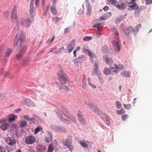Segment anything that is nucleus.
<instances>
[{
	"label": "nucleus",
	"instance_id": "nucleus-1",
	"mask_svg": "<svg viewBox=\"0 0 152 152\" xmlns=\"http://www.w3.org/2000/svg\"><path fill=\"white\" fill-rule=\"evenodd\" d=\"M25 40V34L23 31L18 33L14 39L13 46L16 47L19 44L21 47L20 52L16 56L18 59L22 58L26 50Z\"/></svg>",
	"mask_w": 152,
	"mask_h": 152
},
{
	"label": "nucleus",
	"instance_id": "nucleus-5",
	"mask_svg": "<svg viewBox=\"0 0 152 152\" xmlns=\"http://www.w3.org/2000/svg\"><path fill=\"white\" fill-rule=\"evenodd\" d=\"M20 23L22 26L27 27L30 25L31 22L30 20L28 18H23L20 20Z\"/></svg>",
	"mask_w": 152,
	"mask_h": 152
},
{
	"label": "nucleus",
	"instance_id": "nucleus-3",
	"mask_svg": "<svg viewBox=\"0 0 152 152\" xmlns=\"http://www.w3.org/2000/svg\"><path fill=\"white\" fill-rule=\"evenodd\" d=\"M17 7L15 6L12 10L11 13V20L14 22L18 21L17 17Z\"/></svg>",
	"mask_w": 152,
	"mask_h": 152
},
{
	"label": "nucleus",
	"instance_id": "nucleus-38",
	"mask_svg": "<svg viewBox=\"0 0 152 152\" xmlns=\"http://www.w3.org/2000/svg\"><path fill=\"white\" fill-rule=\"evenodd\" d=\"M116 106L117 107L118 109H120V108L122 106L121 103L119 101H117L116 102Z\"/></svg>",
	"mask_w": 152,
	"mask_h": 152
},
{
	"label": "nucleus",
	"instance_id": "nucleus-55",
	"mask_svg": "<svg viewBox=\"0 0 152 152\" xmlns=\"http://www.w3.org/2000/svg\"><path fill=\"white\" fill-rule=\"evenodd\" d=\"M146 1V4L148 5L152 3V0H145Z\"/></svg>",
	"mask_w": 152,
	"mask_h": 152
},
{
	"label": "nucleus",
	"instance_id": "nucleus-47",
	"mask_svg": "<svg viewBox=\"0 0 152 152\" xmlns=\"http://www.w3.org/2000/svg\"><path fill=\"white\" fill-rule=\"evenodd\" d=\"M72 140V137L71 136L68 137L67 139L66 140V141L65 142H69L71 141Z\"/></svg>",
	"mask_w": 152,
	"mask_h": 152
},
{
	"label": "nucleus",
	"instance_id": "nucleus-21",
	"mask_svg": "<svg viewBox=\"0 0 152 152\" xmlns=\"http://www.w3.org/2000/svg\"><path fill=\"white\" fill-rule=\"evenodd\" d=\"M57 115L61 121L67 124L69 123V121L68 120H66V119L63 118H62V115L61 114H57Z\"/></svg>",
	"mask_w": 152,
	"mask_h": 152
},
{
	"label": "nucleus",
	"instance_id": "nucleus-29",
	"mask_svg": "<svg viewBox=\"0 0 152 152\" xmlns=\"http://www.w3.org/2000/svg\"><path fill=\"white\" fill-rule=\"evenodd\" d=\"M88 45H85L83 48V50L84 52L88 53L90 50L88 49Z\"/></svg>",
	"mask_w": 152,
	"mask_h": 152
},
{
	"label": "nucleus",
	"instance_id": "nucleus-41",
	"mask_svg": "<svg viewBox=\"0 0 152 152\" xmlns=\"http://www.w3.org/2000/svg\"><path fill=\"white\" fill-rule=\"evenodd\" d=\"M87 9L88 10V12L87 13H86L88 15H89L91 13V7L90 5H88L87 7Z\"/></svg>",
	"mask_w": 152,
	"mask_h": 152
},
{
	"label": "nucleus",
	"instance_id": "nucleus-10",
	"mask_svg": "<svg viewBox=\"0 0 152 152\" xmlns=\"http://www.w3.org/2000/svg\"><path fill=\"white\" fill-rule=\"evenodd\" d=\"M131 32L132 33L133 32L134 33L135 31L133 28V27L130 26L127 27L124 30V33L125 34L126 36H127L130 34V33Z\"/></svg>",
	"mask_w": 152,
	"mask_h": 152
},
{
	"label": "nucleus",
	"instance_id": "nucleus-39",
	"mask_svg": "<svg viewBox=\"0 0 152 152\" xmlns=\"http://www.w3.org/2000/svg\"><path fill=\"white\" fill-rule=\"evenodd\" d=\"M42 129L40 127H38L35 129L34 133L36 134H37L38 132H40Z\"/></svg>",
	"mask_w": 152,
	"mask_h": 152
},
{
	"label": "nucleus",
	"instance_id": "nucleus-13",
	"mask_svg": "<svg viewBox=\"0 0 152 152\" xmlns=\"http://www.w3.org/2000/svg\"><path fill=\"white\" fill-rule=\"evenodd\" d=\"M26 142H34L35 138L33 136H28L26 138Z\"/></svg>",
	"mask_w": 152,
	"mask_h": 152
},
{
	"label": "nucleus",
	"instance_id": "nucleus-49",
	"mask_svg": "<svg viewBox=\"0 0 152 152\" xmlns=\"http://www.w3.org/2000/svg\"><path fill=\"white\" fill-rule=\"evenodd\" d=\"M69 27H67L65 29L64 31V34L65 35H66L67 34L68 32H69Z\"/></svg>",
	"mask_w": 152,
	"mask_h": 152
},
{
	"label": "nucleus",
	"instance_id": "nucleus-57",
	"mask_svg": "<svg viewBox=\"0 0 152 152\" xmlns=\"http://www.w3.org/2000/svg\"><path fill=\"white\" fill-rule=\"evenodd\" d=\"M39 1L40 0H35V4L37 7H38Z\"/></svg>",
	"mask_w": 152,
	"mask_h": 152
},
{
	"label": "nucleus",
	"instance_id": "nucleus-17",
	"mask_svg": "<svg viewBox=\"0 0 152 152\" xmlns=\"http://www.w3.org/2000/svg\"><path fill=\"white\" fill-rule=\"evenodd\" d=\"M104 58L105 62L108 65H110L113 64V61L111 58H109L106 56H104Z\"/></svg>",
	"mask_w": 152,
	"mask_h": 152
},
{
	"label": "nucleus",
	"instance_id": "nucleus-27",
	"mask_svg": "<svg viewBox=\"0 0 152 152\" xmlns=\"http://www.w3.org/2000/svg\"><path fill=\"white\" fill-rule=\"evenodd\" d=\"M16 117L14 115H10L9 117V122H11L14 121L16 118Z\"/></svg>",
	"mask_w": 152,
	"mask_h": 152
},
{
	"label": "nucleus",
	"instance_id": "nucleus-6",
	"mask_svg": "<svg viewBox=\"0 0 152 152\" xmlns=\"http://www.w3.org/2000/svg\"><path fill=\"white\" fill-rule=\"evenodd\" d=\"M85 104L88 107L96 113L98 111V107L96 104L91 103L90 102H85Z\"/></svg>",
	"mask_w": 152,
	"mask_h": 152
},
{
	"label": "nucleus",
	"instance_id": "nucleus-2",
	"mask_svg": "<svg viewBox=\"0 0 152 152\" xmlns=\"http://www.w3.org/2000/svg\"><path fill=\"white\" fill-rule=\"evenodd\" d=\"M58 77L61 84H64L66 83L68 80L67 76L63 70H61L58 73Z\"/></svg>",
	"mask_w": 152,
	"mask_h": 152
},
{
	"label": "nucleus",
	"instance_id": "nucleus-36",
	"mask_svg": "<svg viewBox=\"0 0 152 152\" xmlns=\"http://www.w3.org/2000/svg\"><path fill=\"white\" fill-rule=\"evenodd\" d=\"M123 104L124 105V108L126 109H130L132 107V105L131 104Z\"/></svg>",
	"mask_w": 152,
	"mask_h": 152
},
{
	"label": "nucleus",
	"instance_id": "nucleus-59",
	"mask_svg": "<svg viewBox=\"0 0 152 152\" xmlns=\"http://www.w3.org/2000/svg\"><path fill=\"white\" fill-rule=\"evenodd\" d=\"M105 120L107 122V123L108 125L110 124L109 119L108 117H106L105 118Z\"/></svg>",
	"mask_w": 152,
	"mask_h": 152
},
{
	"label": "nucleus",
	"instance_id": "nucleus-7",
	"mask_svg": "<svg viewBox=\"0 0 152 152\" xmlns=\"http://www.w3.org/2000/svg\"><path fill=\"white\" fill-rule=\"evenodd\" d=\"M115 39L116 40L113 42L114 49L116 51H119L121 50L120 42L119 41V38L118 39L117 38Z\"/></svg>",
	"mask_w": 152,
	"mask_h": 152
},
{
	"label": "nucleus",
	"instance_id": "nucleus-18",
	"mask_svg": "<svg viewBox=\"0 0 152 152\" xmlns=\"http://www.w3.org/2000/svg\"><path fill=\"white\" fill-rule=\"evenodd\" d=\"M9 125L6 123H3L0 126L1 129L5 131L8 129Z\"/></svg>",
	"mask_w": 152,
	"mask_h": 152
},
{
	"label": "nucleus",
	"instance_id": "nucleus-46",
	"mask_svg": "<svg viewBox=\"0 0 152 152\" xmlns=\"http://www.w3.org/2000/svg\"><path fill=\"white\" fill-rule=\"evenodd\" d=\"M45 0H42V7L43 8V9H44V10H48L49 8V6H48V7H47V9L45 10V9L44 8V5H45Z\"/></svg>",
	"mask_w": 152,
	"mask_h": 152
},
{
	"label": "nucleus",
	"instance_id": "nucleus-24",
	"mask_svg": "<svg viewBox=\"0 0 152 152\" xmlns=\"http://www.w3.org/2000/svg\"><path fill=\"white\" fill-rule=\"evenodd\" d=\"M12 50L11 49L8 48L6 52V54L5 55V57H8L10 55Z\"/></svg>",
	"mask_w": 152,
	"mask_h": 152
},
{
	"label": "nucleus",
	"instance_id": "nucleus-35",
	"mask_svg": "<svg viewBox=\"0 0 152 152\" xmlns=\"http://www.w3.org/2000/svg\"><path fill=\"white\" fill-rule=\"evenodd\" d=\"M107 17L106 15L105 14L104 15L100 17L99 19H98V20H102L104 19H106Z\"/></svg>",
	"mask_w": 152,
	"mask_h": 152
},
{
	"label": "nucleus",
	"instance_id": "nucleus-64",
	"mask_svg": "<svg viewBox=\"0 0 152 152\" xmlns=\"http://www.w3.org/2000/svg\"><path fill=\"white\" fill-rule=\"evenodd\" d=\"M76 50H75L73 52V54L75 57H76Z\"/></svg>",
	"mask_w": 152,
	"mask_h": 152
},
{
	"label": "nucleus",
	"instance_id": "nucleus-50",
	"mask_svg": "<svg viewBox=\"0 0 152 152\" xmlns=\"http://www.w3.org/2000/svg\"><path fill=\"white\" fill-rule=\"evenodd\" d=\"M83 84L82 85V87L83 88L85 89L86 87V83L85 82V80L83 79Z\"/></svg>",
	"mask_w": 152,
	"mask_h": 152
},
{
	"label": "nucleus",
	"instance_id": "nucleus-61",
	"mask_svg": "<svg viewBox=\"0 0 152 152\" xmlns=\"http://www.w3.org/2000/svg\"><path fill=\"white\" fill-rule=\"evenodd\" d=\"M4 97V94H0V99H3Z\"/></svg>",
	"mask_w": 152,
	"mask_h": 152
},
{
	"label": "nucleus",
	"instance_id": "nucleus-51",
	"mask_svg": "<svg viewBox=\"0 0 152 152\" xmlns=\"http://www.w3.org/2000/svg\"><path fill=\"white\" fill-rule=\"evenodd\" d=\"M88 84H89L93 88H96V86H95L92 83H91L90 81V80L89 79H88Z\"/></svg>",
	"mask_w": 152,
	"mask_h": 152
},
{
	"label": "nucleus",
	"instance_id": "nucleus-16",
	"mask_svg": "<svg viewBox=\"0 0 152 152\" xmlns=\"http://www.w3.org/2000/svg\"><path fill=\"white\" fill-rule=\"evenodd\" d=\"M121 74L123 77L129 78L130 77V72L129 71H123L121 72Z\"/></svg>",
	"mask_w": 152,
	"mask_h": 152
},
{
	"label": "nucleus",
	"instance_id": "nucleus-33",
	"mask_svg": "<svg viewBox=\"0 0 152 152\" xmlns=\"http://www.w3.org/2000/svg\"><path fill=\"white\" fill-rule=\"evenodd\" d=\"M117 112L118 114L121 115L123 114H124L125 113V111L124 109H121L120 110H117Z\"/></svg>",
	"mask_w": 152,
	"mask_h": 152
},
{
	"label": "nucleus",
	"instance_id": "nucleus-8",
	"mask_svg": "<svg viewBox=\"0 0 152 152\" xmlns=\"http://www.w3.org/2000/svg\"><path fill=\"white\" fill-rule=\"evenodd\" d=\"M29 16L31 18H33L35 15V9L34 6V3H30Z\"/></svg>",
	"mask_w": 152,
	"mask_h": 152
},
{
	"label": "nucleus",
	"instance_id": "nucleus-43",
	"mask_svg": "<svg viewBox=\"0 0 152 152\" xmlns=\"http://www.w3.org/2000/svg\"><path fill=\"white\" fill-rule=\"evenodd\" d=\"M128 117V115L126 114H124L121 116L122 120L123 121H125Z\"/></svg>",
	"mask_w": 152,
	"mask_h": 152
},
{
	"label": "nucleus",
	"instance_id": "nucleus-20",
	"mask_svg": "<svg viewBox=\"0 0 152 152\" xmlns=\"http://www.w3.org/2000/svg\"><path fill=\"white\" fill-rule=\"evenodd\" d=\"M103 73L105 75H109L111 74V71L110 69L108 67H105L103 70Z\"/></svg>",
	"mask_w": 152,
	"mask_h": 152
},
{
	"label": "nucleus",
	"instance_id": "nucleus-44",
	"mask_svg": "<svg viewBox=\"0 0 152 152\" xmlns=\"http://www.w3.org/2000/svg\"><path fill=\"white\" fill-rule=\"evenodd\" d=\"M52 139V137L51 136H49V137H48L46 138V141L47 142H49L51 141Z\"/></svg>",
	"mask_w": 152,
	"mask_h": 152
},
{
	"label": "nucleus",
	"instance_id": "nucleus-4",
	"mask_svg": "<svg viewBox=\"0 0 152 152\" xmlns=\"http://www.w3.org/2000/svg\"><path fill=\"white\" fill-rule=\"evenodd\" d=\"M99 63L98 62L96 61L95 62L94 67L92 71V75L96 74L97 75H99L101 73L99 71Z\"/></svg>",
	"mask_w": 152,
	"mask_h": 152
},
{
	"label": "nucleus",
	"instance_id": "nucleus-34",
	"mask_svg": "<svg viewBox=\"0 0 152 152\" xmlns=\"http://www.w3.org/2000/svg\"><path fill=\"white\" fill-rule=\"evenodd\" d=\"M24 118L29 121H32L33 120L32 118H30L29 116L27 115H25L24 116Z\"/></svg>",
	"mask_w": 152,
	"mask_h": 152
},
{
	"label": "nucleus",
	"instance_id": "nucleus-31",
	"mask_svg": "<svg viewBox=\"0 0 152 152\" xmlns=\"http://www.w3.org/2000/svg\"><path fill=\"white\" fill-rule=\"evenodd\" d=\"M61 18H58L57 17H53V21L55 23H56Z\"/></svg>",
	"mask_w": 152,
	"mask_h": 152
},
{
	"label": "nucleus",
	"instance_id": "nucleus-12",
	"mask_svg": "<svg viewBox=\"0 0 152 152\" xmlns=\"http://www.w3.org/2000/svg\"><path fill=\"white\" fill-rule=\"evenodd\" d=\"M74 44L72 42L70 43L69 45L66 47L65 50V52L67 53L68 52L70 53L72 51L74 48Z\"/></svg>",
	"mask_w": 152,
	"mask_h": 152
},
{
	"label": "nucleus",
	"instance_id": "nucleus-63",
	"mask_svg": "<svg viewBox=\"0 0 152 152\" xmlns=\"http://www.w3.org/2000/svg\"><path fill=\"white\" fill-rule=\"evenodd\" d=\"M3 53V50H0V58L1 56Z\"/></svg>",
	"mask_w": 152,
	"mask_h": 152
},
{
	"label": "nucleus",
	"instance_id": "nucleus-23",
	"mask_svg": "<svg viewBox=\"0 0 152 152\" xmlns=\"http://www.w3.org/2000/svg\"><path fill=\"white\" fill-rule=\"evenodd\" d=\"M93 27L96 28L98 30H101L102 28V26L101 23H97L93 26Z\"/></svg>",
	"mask_w": 152,
	"mask_h": 152
},
{
	"label": "nucleus",
	"instance_id": "nucleus-54",
	"mask_svg": "<svg viewBox=\"0 0 152 152\" xmlns=\"http://www.w3.org/2000/svg\"><path fill=\"white\" fill-rule=\"evenodd\" d=\"M82 7L83 8V9L82 10V11H81V10H80L78 12V13L80 15L82 14H83V13H84V5H83Z\"/></svg>",
	"mask_w": 152,
	"mask_h": 152
},
{
	"label": "nucleus",
	"instance_id": "nucleus-28",
	"mask_svg": "<svg viewBox=\"0 0 152 152\" xmlns=\"http://www.w3.org/2000/svg\"><path fill=\"white\" fill-rule=\"evenodd\" d=\"M20 127H23L27 126V122L25 121H21L20 124Z\"/></svg>",
	"mask_w": 152,
	"mask_h": 152
},
{
	"label": "nucleus",
	"instance_id": "nucleus-26",
	"mask_svg": "<svg viewBox=\"0 0 152 152\" xmlns=\"http://www.w3.org/2000/svg\"><path fill=\"white\" fill-rule=\"evenodd\" d=\"M64 145L67 147L68 148H69L71 151H72L73 149V147L71 144V143H64Z\"/></svg>",
	"mask_w": 152,
	"mask_h": 152
},
{
	"label": "nucleus",
	"instance_id": "nucleus-15",
	"mask_svg": "<svg viewBox=\"0 0 152 152\" xmlns=\"http://www.w3.org/2000/svg\"><path fill=\"white\" fill-rule=\"evenodd\" d=\"M88 53V55L89 56L91 61L92 62V63H94V60L93 59V58H95L96 57L95 55L92 52L90 51Z\"/></svg>",
	"mask_w": 152,
	"mask_h": 152
},
{
	"label": "nucleus",
	"instance_id": "nucleus-40",
	"mask_svg": "<svg viewBox=\"0 0 152 152\" xmlns=\"http://www.w3.org/2000/svg\"><path fill=\"white\" fill-rule=\"evenodd\" d=\"M141 26V24H138L136 26L135 28L134 29L135 31V32H137Z\"/></svg>",
	"mask_w": 152,
	"mask_h": 152
},
{
	"label": "nucleus",
	"instance_id": "nucleus-56",
	"mask_svg": "<svg viewBox=\"0 0 152 152\" xmlns=\"http://www.w3.org/2000/svg\"><path fill=\"white\" fill-rule=\"evenodd\" d=\"M82 146L84 148H86L88 147V145L86 143H80Z\"/></svg>",
	"mask_w": 152,
	"mask_h": 152
},
{
	"label": "nucleus",
	"instance_id": "nucleus-30",
	"mask_svg": "<svg viewBox=\"0 0 152 152\" xmlns=\"http://www.w3.org/2000/svg\"><path fill=\"white\" fill-rule=\"evenodd\" d=\"M126 5L125 3L122 2L118 5V8L120 9H124L126 7Z\"/></svg>",
	"mask_w": 152,
	"mask_h": 152
},
{
	"label": "nucleus",
	"instance_id": "nucleus-62",
	"mask_svg": "<svg viewBox=\"0 0 152 152\" xmlns=\"http://www.w3.org/2000/svg\"><path fill=\"white\" fill-rule=\"evenodd\" d=\"M109 7L108 6H106L103 8V10L104 11H107L108 10Z\"/></svg>",
	"mask_w": 152,
	"mask_h": 152
},
{
	"label": "nucleus",
	"instance_id": "nucleus-48",
	"mask_svg": "<svg viewBox=\"0 0 152 152\" xmlns=\"http://www.w3.org/2000/svg\"><path fill=\"white\" fill-rule=\"evenodd\" d=\"M92 39V37H86L83 38V40L84 41H89Z\"/></svg>",
	"mask_w": 152,
	"mask_h": 152
},
{
	"label": "nucleus",
	"instance_id": "nucleus-58",
	"mask_svg": "<svg viewBox=\"0 0 152 152\" xmlns=\"http://www.w3.org/2000/svg\"><path fill=\"white\" fill-rule=\"evenodd\" d=\"M64 48L63 47H62V48H60L57 51V53L61 52L63 50H64Z\"/></svg>",
	"mask_w": 152,
	"mask_h": 152
},
{
	"label": "nucleus",
	"instance_id": "nucleus-53",
	"mask_svg": "<svg viewBox=\"0 0 152 152\" xmlns=\"http://www.w3.org/2000/svg\"><path fill=\"white\" fill-rule=\"evenodd\" d=\"M117 0H108V2L112 4H115Z\"/></svg>",
	"mask_w": 152,
	"mask_h": 152
},
{
	"label": "nucleus",
	"instance_id": "nucleus-45",
	"mask_svg": "<svg viewBox=\"0 0 152 152\" xmlns=\"http://www.w3.org/2000/svg\"><path fill=\"white\" fill-rule=\"evenodd\" d=\"M62 112L65 116H66L68 114L67 111L66 109H65L64 110H62Z\"/></svg>",
	"mask_w": 152,
	"mask_h": 152
},
{
	"label": "nucleus",
	"instance_id": "nucleus-19",
	"mask_svg": "<svg viewBox=\"0 0 152 152\" xmlns=\"http://www.w3.org/2000/svg\"><path fill=\"white\" fill-rule=\"evenodd\" d=\"M37 148L39 152H43L46 149V148L43 145H38Z\"/></svg>",
	"mask_w": 152,
	"mask_h": 152
},
{
	"label": "nucleus",
	"instance_id": "nucleus-22",
	"mask_svg": "<svg viewBox=\"0 0 152 152\" xmlns=\"http://www.w3.org/2000/svg\"><path fill=\"white\" fill-rule=\"evenodd\" d=\"M111 30L113 32V33L115 35V39L117 38L118 39V38H119V37H118L119 34L117 32L116 29L114 28H111Z\"/></svg>",
	"mask_w": 152,
	"mask_h": 152
},
{
	"label": "nucleus",
	"instance_id": "nucleus-42",
	"mask_svg": "<svg viewBox=\"0 0 152 152\" xmlns=\"http://www.w3.org/2000/svg\"><path fill=\"white\" fill-rule=\"evenodd\" d=\"M4 76L6 77H9L10 78H12L13 76L10 73L8 72H6Z\"/></svg>",
	"mask_w": 152,
	"mask_h": 152
},
{
	"label": "nucleus",
	"instance_id": "nucleus-14",
	"mask_svg": "<svg viewBox=\"0 0 152 152\" xmlns=\"http://www.w3.org/2000/svg\"><path fill=\"white\" fill-rule=\"evenodd\" d=\"M77 116L80 123L81 124L84 123L85 121L81 112L78 111L77 113Z\"/></svg>",
	"mask_w": 152,
	"mask_h": 152
},
{
	"label": "nucleus",
	"instance_id": "nucleus-52",
	"mask_svg": "<svg viewBox=\"0 0 152 152\" xmlns=\"http://www.w3.org/2000/svg\"><path fill=\"white\" fill-rule=\"evenodd\" d=\"M98 76V77L99 79V80L101 83L103 82V80L102 79V75L100 74L99 75H97Z\"/></svg>",
	"mask_w": 152,
	"mask_h": 152
},
{
	"label": "nucleus",
	"instance_id": "nucleus-25",
	"mask_svg": "<svg viewBox=\"0 0 152 152\" xmlns=\"http://www.w3.org/2000/svg\"><path fill=\"white\" fill-rule=\"evenodd\" d=\"M5 141L7 142H15L13 137H8L6 139Z\"/></svg>",
	"mask_w": 152,
	"mask_h": 152
},
{
	"label": "nucleus",
	"instance_id": "nucleus-11",
	"mask_svg": "<svg viewBox=\"0 0 152 152\" xmlns=\"http://www.w3.org/2000/svg\"><path fill=\"white\" fill-rule=\"evenodd\" d=\"M128 6L129 7L128 9V10H135L138 8V6L135 2H130L129 3Z\"/></svg>",
	"mask_w": 152,
	"mask_h": 152
},
{
	"label": "nucleus",
	"instance_id": "nucleus-60",
	"mask_svg": "<svg viewBox=\"0 0 152 152\" xmlns=\"http://www.w3.org/2000/svg\"><path fill=\"white\" fill-rule=\"evenodd\" d=\"M4 149L2 146H0V152H3Z\"/></svg>",
	"mask_w": 152,
	"mask_h": 152
},
{
	"label": "nucleus",
	"instance_id": "nucleus-32",
	"mask_svg": "<svg viewBox=\"0 0 152 152\" xmlns=\"http://www.w3.org/2000/svg\"><path fill=\"white\" fill-rule=\"evenodd\" d=\"M51 12L53 15H56L57 14V11L56 9L53 7L51 8Z\"/></svg>",
	"mask_w": 152,
	"mask_h": 152
},
{
	"label": "nucleus",
	"instance_id": "nucleus-37",
	"mask_svg": "<svg viewBox=\"0 0 152 152\" xmlns=\"http://www.w3.org/2000/svg\"><path fill=\"white\" fill-rule=\"evenodd\" d=\"M54 149V148L53 147V145L52 144L50 145L48 148V152H52Z\"/></svg>",
	"mask_w": 152,
	"mask_h": 152
},
{
	"label": "nucleus",
	"instance_id": "nucleus-9",
	"mask_svg": "<svg viewBox=\"0 0 152 152\" xmlns=\"http://www.w3.org/2000/svg\"><path fill=\"white\" fill-rule=\"evenodd\" d=\"M114 66L115 67V69L113 66L110 67V69L111 70V71H112L115 73L117 72V70H121L123 68V66L122 64H119L117 65L116 64H114Z\"/></svg>",
	"mask_w": 152,
	"mask_h": 152
}]
</instances>
